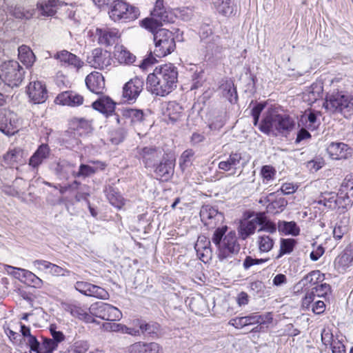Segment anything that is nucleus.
<instances>
[{
	"label": "nucleus",
	"mask_w": 353,
	"mask_h": 353,
	"mask_svg": "<svg viewBox=\"0 0 353 353\" xmlns=\"http://www.w3.org/2000/svg\"><path fill=\"white\" fill-rule=\"evenodd\" d=\"M333 334L329 329L324 328L321 332V341L325 346L331 345L334 341Z\"/></svg>",
	"instance_id": "60"
},
{
	"label": "nucleus",
	"mask_w": 353,
	"mask_h": 353,
	"mask_svg": "<svg viewBox=\"0 0 353 353\" xmlns=\"http://www.w3.org/2000/svg\"><path fill=\"white\" fill-rule=\"evenodd\" d=\"M174 15L181 20L188 21L193 16V10L190 7H182L174 10Z\"/></svg>",
	"instance_id": "50"
},
{
	"label": "nucleus",
	"mask_w": 353,
	"mask_h": 353,
	"mask_svg": "<svg viewBox=\"0 0 353 353\" xmlns=\"http://www.w3.org/2000/svg\"><path fill=\"white\" fill-rule=\"evenodd\" d=\"M68 128L71 131H82L83 132H90L92 130L91 122L83 118L70 119L68 123Z\"/></svg>",
	"instance_id": "31"
},
{
	"label": "nucleus",
	"mask_w": 353,
	"mask_h": 353,
	"mask_svg": "<svg viewBox=\"0 0 353 353\" xmlns=\"http://www.w3.org/2000/svg\"><path fill=\"white\" fill-rule=\"evenodd\" d=\"M210 241L204 236H199L195 243L194 248L200 260L207 262L212 256V251L210 248Z\"/></svg>",
	"instance_id": "25"
},
{
	"label": "nucleus",
	"mask_w": 353,
	"mask_h": 353,
	"mask_svg": "<svg viewBox=\"0 0 353 353\" xmlns=\"http://www.w3.org/2000/svg\"><path fill=\"white\" fill-rule=\"evenodd\" d=\"M155 43L154 54L159 58L164 57L174 51L176 47L172 32L164 28H157L154 32Z\"/></svg>",
	"instance_id": "6"
},
{
	"label": "nucleus",
	"mask_w": 353,
	"mask_h": 353,
	"mask_svg": "<svg viewBox=\"0 0 353 353\" xmlns=\"http://www.w3.org/2000/svg\"><path fill=\"white\" fill-rule=\"evenodd\" d=\"M5 270L9 274L12 275L14 278H16L21 281V280H23L22 270H26L6 265L5 266Z\"/></svg>",
	"instance_id": "59"
},
{
	"label": "nucleus",
	"mask_w": 353,
	"mask_h": 353,
	"mask_svg": "<svg viewBox=\"0 0 353 353\" xmlns=\"http://www.w3.org/2000/svg\"><path fill=\"white\" fill-rule=\"evenodd\" d=\"M163 0H157L153 10L151 12L152 18H146L142 21V26L150 32L162 26L163 23L173 21L172 14L166 10Z\"/></svg>",
	"instance_id": "8"
},
{
	"label": "nucleus",
	"mask_w": 353,
	"mask_h": 353,
	"mask_svg": "<svg viewBox=\"0 0 353 353\" xmlns=\"http://www.w3.org/2000/svg\"><path fill=\"white\" fill-rule=\"evenodd\" d=\"M92 317L95 316L105 321H119L122 318L121 312L116 307L103 302H97L90 305Z\"/></svg>",
	"instance_id": "10"
},
{
	"label": "nucleus",
	"mask_w": 353,
	"mask_h": 353,
	"mask_svg": "<svg viewBox=\"0 0 353 353\" xmlns=\"http://www.w3.org/2000/svg\"><path fill=\"white\" fill-rule=\"evenodd\" d=\"M296 125L294 119L287 114H281L276 108H268L263 114L259 129L263 132L292 131Z\"/></svg>",
	"instance_id": "4"
},
{
	"label": "nucleus",
	"mask_w": 353,
	"mask_h": 353,
	"mask_svg": "<svg viewBox=\"0 0 353 353\" xmlns=\"http://www.w3.org/2000/svg\"><path fill=\"white\" fill-rule=\"evenodd\" d=\"M222 94L231 103H236L238 100L237 92L233 82L230 80L225 81L220 86Z\"/></svg>",
	"instance_id": "35"
},
{
	"label": "nucleus",
	"mask_w": 353,
	"mask_h": 353,
	"mask_svg": "<svg viewBox=\"0 0 353 353\" xmlns=\"http://www.w3.org/2000/svg\"><path fill=\"white\" fill-rule=\"evenodd\" d=\"M22 282L34 288H40L43 284L42 279L29 270H22Z\"/></svg>",
	"instance_id": "38"
},
{
	"label": "nucleus",
	"mask_w": 353,
	"mask_h": 353,
	"mask_svg": "<svg viewBox=\"0 0 353 353\" xmlns=\"http://www.w3.org/2000/svg\"><path fill=\"white\" fill-rule=\"evenodd\" d=\"M144 80L135 77L128 81L123 88V97L128 101H134L143 90Z\"/></svg>",
	"instance_id": "13"
},
{
	"label": "nucleus",
	"mask_w": 353,
	"mask_h": 353,
	"mask_svg": "<svg viewBox=\"0 0 353 353\" xmlns=\"http://www.w3.org/2000/svg\"><path fill=\"white\" fill-rule=\"evenodd\" d=\"M353 262V249L347 248L334 261V267L339 272H344Z\"/></svg>",
	"instance_id": "26"
},
{
	"label": "nucleus",
	"mask_w": 353,
	"mask_h": 353,
	"mask_svg": "<svg viewBox=\"0 0 353 353\" xmlns=\"http://www.w3.org/2000/svg\"><path fill=\"white\" fill-rule=\"evenodd\" d=\"M22 157V152L19 149L9 150L3 157L6 165L13 166L15 163L20 162Z\"/></svg>",
	"instance_id": "43"
},
{
	"label": "nucleus",
	"mask_w": 353,
	"mask_h": 353,
	"mask_svg": "<svg viewBox=\"0 0 353 353\" xmlns=\"http://www.w3.org/2000/svg\"><path fill=\"white\" fill-rule=\"evenodd\" d=\"M211 2L219 14L230 16L233 13V7L230 5V0H211Z\"/></svg>",
	"instance_id": "39"
},
{
	"label": "nucleus",
	"mask_w": 353,
	"mask_h": 353,
	"mask_svg": "<svg viewBox=\"0 0 353 353\" xmlns=\"http://www.w3.org/2000/svg\"><path fill=\"white\" fill-rule=\"evenodd\" d=\"M10 13L12 15H13L14 17L17 19H26L31 18L34 14L33 10H25L23 7L20 6H16L13 9L10 10Z\"/></svg>",
	"instance_id": "48"
},
{
	"label": "nucleus",
	"mask_w": 353,
	"mask_h": 353,
	"mask_svg": "<svg viewBox=\"0 0 353 353\" xmlns=\"http://www.w3.org/2000/svg\"><path fill=\"white\" fill-rule=\"evenodd\" d=\"M24 69L16 61L4 62L0 66V79L10 87H18L24 79Z\"/></svg>",
	"instance_id": "7"
},
{
	"label": "nucleus",
	"mask_w": 353,
	"mask_h": 353,
	"mask_svg": "<svg viewBox=\"0 0 353 353\" xmlns=\"http://www.w3.org/2000/svg\"><path fill=\"white\" fill-rule=\"evenodd\" d=\"M276 174L274 168L270 165H265L261 169V175L267 181L273 179Z\"/></svg>",
	"instance_id": "62"
},
{
	"label": "nucleus",
	"mask_w": 353,
	"mask_h": 353,
	"mask_svg": "<svg viewBox=\"0 0 353 353\" xmlns=\"http://www.w3.org/2000/svg\"><path fill=\"white\" fill-rule=\"evenodd\" d=\"M200 217L201 221L208 228H216L211 239L218 249V257L221 261L238 253L239 245L237 243L235 232L231 231L225 234L228 227H219L224 222L223 213L212 205H205L202 206L200 210Z\"/></svg>",
	"instance_id": "1"
},
{
	"label": "nucleus",
	"mask_w": 353,
	"mask_h": 353,
	"mask_svg": "<svg viewBox=\"0 0 353 353\" xmlns=\"http://www.w3.org/2000/svg\"><path fill=\"white\" fill-rule=\"evenodd\" d=\"M323 280V274L319 270L312 271L307 274L302 280L301 283L303 285H313L317 284Z\"/></svg>",
	"instance_id": "46"
},
{
	"label": "nucleus",
	"mask_w": 353,
	"mask_h": 353,
	"mask_svg": "<svg viewBox=\"0 0 353 353\" xmlns=\"http://www.w3.org/2000/svg\"><path fill=\"white\" fill-rule=\"evenodd\" d=\"M111 61L110 54L99 48L94 49L87 57L90 65L99 70H103L110 65Z\"/></svg>",
	"instance_id": "12"
},
{
	"label": "nucleus",
	"mask_w": 353,
	"mask_h": 353,
	"mask_svg": "<svg viewBox=\"0 0 353 353\" xmlns=\"http://www.w3.org/2000/svg\"><path fill=\"white\" fill-rule=\"evenodd\" d=\"M145 353H163V347L157 343H145Z\"/></svg>",
	"instance_id": "58"
},
{
	"label": "nucleus",
	"mask_w": 353,
	"mask_h": 353,
	"mask_svg": "<svg viewBox=\"0 0 353 353\" xmlns=\"http://www.w3.org/2000/svg\"><path fill=\"white\" fill-rule=\"evenodd\" d=\"M102 327L107 332H121L123 334H128L133 336H139L140 334L139 330L133 327H128L121 323H104L102 325Z\"/></svg>",
	"instance_id": "27"
},
{
	"label": "nucleus",
	"mask_w": 353,
	"mask_h": 353,
	"mask_svg": "<svg viewBox=\"0 0 353 353\" xmlns=\"http://www.w3.org/2000/svg\"><path fill=\"white\" fill-rule=\"evenodd\" d=\"M183 108L177 103L170 102L167 107V114L170 120L176 121L182 117Z\"/></svg>",
	"instance_id": "42"
},
{
	"label": "nucleus",
	"mask_w": 353,
	"mask_h": 353,
	"mask_svg": "<svg viewBox=\"0 0 353 353\" xmlns=\"http://www.w3.org/2000/svg\"><path fill=\"white\" fill-rule=\"evenodd\" d=\"M89 348L87 341H77L71 345L67 350L70 353H85Z\"/></svg>",
	"instance_id": "53"
},
{
	"label": "nucleus",
	"mask_w": 353,
	"mask_h": 353,
	"mask_svg": "<svg viewBox=\"0 0 353 353\" xmlns=\"http://www.w3.org/2000/svg\"><path fill=\"white\" fill-rule=\"evenodd\" d=\"M298 188L299 186L293 183H285L281 185L280 190L283 194H290L295 192Z\"/></svg>",
	"instance_id": "63"
},
{
	"label": "nucleus",
	"mask_w": 353,
	"mask_h": 353,
	"mask_svg": "<svg viewBox=\"0 0 353 353\" xmlns=\"http://www.w3.org/2000/svg\"><path fill=\"white\" fill-rule=\"evenodd\" d=\"M288 201L284 198H279L268 205V209L273 213L282 212L287 205Z\"/></svg>",
	"instance_id": "52"
},
{
	"label": "nucleus",
	"mask_w": 353,
	"mask_h": 353,
	"mask_svg": "<svg viewBox=\"0 0 353 353\" xmlns=\"http://www.w3.org/2000/svg\"><path fill=\"white\" fill-rule=\"evenodd\" d=\"M57 347L56 341L51 339H45L41 346L39 345V353H52Z\"/></svg>",
	"instance_id": "54"
},
{
	"label": "nucleus",
	"mask_w": 353,
	"mask_h": 353,
	"mask_svg": "<svg viewBox=\"0 0 353 353\" xmlns=\"http://www.w3.org/2000/svg\"><path fill=\"white\" fill-rule=\"evenodd\" d=\"M300 122L302 128L298 132H309L315 130L319 125L316 116L314 112H305L301 116Z\"/></svg>",
	"instance_id": "29"
},
{
	"label": "nucleus",
	"mask_w": 353,
	"mask_h": 353,
	"mask_svg": "<svg viewBox=\"0 0 353 353\" xmlns=\"http://www.w3.org/2000/svg\"><path fill=\"white\" fill-rule=\"evenodd\" d=\"M207 54L210 57H217L221 54L223 48L219 43V38L218 37H213L212 42H208L206 46Z\"/></svg>",
	"instance_id": "44"
},
{
	"label": "nucleus",
	"mask_w": 353,
	"mask_h": 353,
	"mask_svg": "<svg viewBox=\"0 0 353 353\" xmlns=\"http://www.w3.org/2000/svg\"><path fill=\"white\" fill-rule=\"evenodd\" d=\"M89 163L92 164H97L99 165V167H92L89 165L81 164L77 174V176H89L94 174L99 170H103L107 165L105 162L99 161H90Z\"/></svg>",
	"instance_id": "33"
},
{
	"label": "nucleus",
	"mask_w": 353,
	"mask_h": 353,
	"mask_svg": "<svg viewBox=\"0 0 353 353\" xmlns=\"http://www.w3.org/2000/svg\"><path fill=\"white\" fill-rule=\"evenodd\" d=\"M178 81V70L172 63L157 67L147 77V88L153 94L165 97L172 92Z\"/></svg>",
	"instance_id": "2"
},
{
	"label": "nucleus",
	"mask_w": 353,
	"mask_h": 353,
	"mask_svg": "<svg viewBox=\"0 0 353 353\" xmlns=\"http://www.w3.org/2000/svg\"><path fill=\"white\" fill-rule=\"evenodd\" d=\"M278 229L285 234H291L292 236H297L300 232L299 228L294 221H279Z\"/></svg>",
	"instance_id": "40"
},
{
	"label": "nucleus",
	"mask_w": 353,
	"mask_h": 353,
	"mask_svg": "<svg viewBox=\"0 0 353 353\" xmlns=\"http://www.w3.org/2000/svg\"><path fill=\"white\" fill-rule=\"evenodd\" d=\"M296 242L294 239H281L280 241V249L276 259H280L285 254H290L296 245Z\"/></svg>",
	"instance_id": "41"
},
{
	"label": "nucleus",
	"mask_w": 353,
	"mask_h": 353,
	"mask_svg": "<svg viewBox=\"0 0 353 353\" xmlns=\"http://www.w3.org/2000/svg\"><path fill=\"white\" fill-rule=\"evenodd\" d=\"M27 94L30 101L34 104L44 103L48 99L46 85L41 81H32L27 87Z\"/></svg>",
	"instance_id": "15"
},
{
	"label": "nucleus",
	"mask_w": 353,
	"mask_h": 353,
	"mask_svg": "<svg viewBox=\"0 0 353 353\" xmlns=\"http://www.w3.org/2000/svg\"><path fill=\"white\" fill-rule=\"evenodd\" d=\"M269 259H253L251 256H247L243 263V268L247 270L254 265H261L267 262Z\"/></svg>",
	"instance_id": "56"
},
{
	"label": "nucleus",
	"mask_w": 353,
	"mask_h": 353,
	"mask_svg": "<svg viewBox=\"0 0 353 353\" xmlns=\"http://www.w3.org/2000/svg\"><path fill=\"white\" fill-rule=\"evenodd\" d=\"M145 342L139 341L129 346L130 353H145Z\"/></svg>",
	"instance_id": "64"
},
{
	"label": "nucleus",
	"mask_w": 353,
	"mask_h": 353,
	"mask_svg": "<svg viewBox=\"0 0 353 353\" xmlns=\"http://www.w3.org/2000/svg\"><path fill=\"white\" fill-rule=\"evenodd\" d=\"M50 154V149L46 144H41L29 160V165L32 168H37L47 159Z\"/></svg>",
	"instance_id": "28"
},
{
	"label": "nucleus",
	"mask_w": 353,
	"mask_h": 353,
	"mask_svg": "<svg viewBox=\"0 0 353 353\" xmlns=\"http://www.w3.org/2000/svg\"><path fill=\"white\" fill-rule=\"evenodd\" d=\"M265 222V216L262 214H257L250 220L241 222L239 229V233L241 239H245L250 235L254 233L258 225H263Z\"/></svg>",
	"instance_id": "19"
},
{
	"label": "nucleus",
	"mask_w": 353,
	"mask_h": 353,
	"mask_svg": "<svg viewBox=\"0 0 353 353\" xmlns=\"http://www.w3.org/2000/svg\"><path fill=\"white\" fill-rule=\"evenodd\" d=\"M323 107L330 113L340 112L345 115L353 112V99L343 92H334L327 96Z\"/></svg>",
	"instance_id": "5"
},
{
	"label": "nucleus",
	"mask_w": 353,
	"mask_h": 353,
	"mask_svg": "<svg viewBox=\"0 0 353 353\" xmlns=\"http://www.w3.org/2000/svg\"><path fill=\"white\" fill-rule=\"evenodd\" d=\"M190 72H192L191 79L192 81L191 89H197L201 85V80L203 79V72L201 68L196 65L191 66Z\"/></svg>",
	"instance_id": "45"
},
{
	"label": "nucleus",
	"mask_w": 353,
	"mask_h": 353,
	"mask_svg": "<svg viewBox=\"0 0 353 353\" xmlns=\"http://www.w3.org/2000/svg\"><path fill=\"white\" fill-rule=\"evenodd\" d=\"M53 58L58 60L61 65L70 66L77 70L81 69L84 65L79 57L65 50L57 52L54 54Z\"/></svg>",
	"instance_id": "20"
},
{
	"label": "nucleus",
	"mask_w": 353,
	"mask_h": 353,
	"mask_svg": "<svg viewBox=\"0 0 353 353\" xmlns=\"http://www.w3.org/2000/svg\"><path fill=\"white\" fill-rule=\"evenodd\" d=\"M92 107L109 118L110 122L121 123L119 116L114 112L115 103L109 97H100L92 103Z\"/></svg>",
	"instance_id": "11"
},
{
	"label": "nucleus",
	"mask_w": 353,
	"mask_h": 353,
	"mask_svg": "<svg viewBox=\"0 0 353 353\" xmlns=\"http://www.w3.org/2000/svg\"><path fill=\"white\" fill-rule=\"evenodd\" d=\"M64 310L69 312L72 316L86 323L96 322L94 318L92 317V314L90 312V306L88 308L80 304H65Z\"/></svg>",
	"instance_id": "17"
},
{
	"label": "nucleus",
	"mask_w": 353,
	"mask_h": 353,
	"mask_svg": "<svg viewBox=\"0 0 353 353\" xmlns=\"http://www.w3.org/2000/svg\"><path fill=\"white\" fill-rule=\"evenodd\" d=\"M57 2L55 0H48L37 6L40 14L44 17L54 15L57 12Z\"/></svg>",
	"instance_id": "37"
},
{
	"label": "nucleus",
	"mask_w": 353,
	"mask_h": 353,
	"mask_svg": "<svg viewBox=\"0 0 353 353\" xmlns=\"http://www.w3.org/2000/svg\"><path fill=\"white\" fill-rule=\"evenodd\" d=\"M96 34L99 43L106 46L116 43L121 36L118 29L108 27L97 28Z\"/></svg>",
	"instance_id": "18"
},
{
	"label": "nucleus",
	"mask_w": 353,
	"mask_h": 353,
	"mask_svg": "<svg viewBox=\"0 0 353 353\" xmlns=\"http://www.w3.org/2000/svg\"><path fill=\"white\" fill-rule=\"evenodd\" d=\"M109 16L114 21L123 20H134L139 16L137 8L130 6L123 0L114 1L108 12Z\"/></svg>",
	"instance_id": "9"
},
{
	"label": "nucleus",
	"mask_w": 353,
	"mask_h": 353,
	"mask_svg": "<svg viewBox=\"0 0 353 353\" xmlns=\"http://www.w3.org/2000/svg\"><path fill=\"white\" fill-rule=\"evenodd\" d=\"M256 245L261 253H267L274 247L275 239L271 234H259L256 238Z\"/></svg>",
	"instance_id": "34"
},
{
	"label": "nucleus",
	"mask_w": 353,
	"mask_h": 353,
	"mask_svg": "<svg viewBox=\"0 0 353 353\" xmlns=\"http://www.w3.org/2000/svg\"><path fill=\"white\" fill-rule=\"evenodd\" d=\"M325 165V161L322 157H316L314 159L309 161L306 163L307 169L312 172H317Z\"/></svg>",
	"instance_id": "55"
},
{
	"label": "nucleus",
	"mask_w": 353,
	"mask_h": 353,
	"mask_svg": "<svg viewBox=\"0 0 353 353\" xmlns=\"http://www.w3.org/2000/svg\"><path fill=\"white\" fill-rule=\"evenodd\" d=\"M115 59L122 64H131L135 61L136 57L123 46L115 47Z\"/></svg>",
	"instance_id": "32"
},
{
	"label": "nucleus",
	"mask_w": 353,
	"mask_h": 353,
	"mask_svg": "<svg viewBox=\"0 0 353 353\" xmlns=\"http://www.w3.org/2000/svg\"><path fill=\"white\" fill-rule=\"evenodd\" d=\"M138 154L145 168L153 167L163 155L162 149L156 147H144L139 149Z\"/></svg>",
	"instance_id": "16"
},
{
	"label": "nucleus",
	"mask_w": 353,
	"mask_h": 353,
	"mask_svg": "<svg viewBox=\"0 0 353 353\" xmlns=\"http://www.w3.org/2000/svg\"><path fill=\"white\" fill-rule=\"evenodd\" d=\"M327 151L333 159H345L352 156V149L344 143H332L327 148Z\"/></svg>",
	"instance_id": "22"
},
{
	"label": "nucleus",
	"mask_w": 353,
	"mask_h": 353,
	"mask_svg": "<svg viewBox=\"0 0 353 353\" xmlns=\"http://www.w3.org/2000/svg\"><path fill=\"white\" fill-rule=\"evenodd\" d=\"M87 88L93 93L102 94L105 90V80L102 74L92 72L85 78Z\"/></svg>",
	"instance_id": "21"
},
{
	"label": "nucleus",
	"mask_w": 353,
	"mask_h": 353,
	"mask_svg": "<svg viewBox=\"0 0 353 353\" xmlns=\"http://www.w3.org/2000/svg\"><path fill=\"white\" fill-rule=\"evenodd\" d=\"M157 177L163 181H168L174 173V164L171 161L161 162L155 168Z\"/></svg>",
	"instance_id": "30"
},
{
	"label": "nucleus",
	"mask_w": 353,
	"mask_h": 353,
	"mask_svg": "<svg viewBox=\"0 0 353 353\" xmlns=\"http://www.w3.org/2000/svg\"><path fill=\"white\" fill-rule=\"evenodd\" d=\"M32 265L38 271L50 274L54 263L45 260H35L32 262Z\"/></svg>",
	"instance_id": "51"
},
{
	"label": "nucleus",
	"mask_w": 353,
	"mask_h": 353,
	"mask_svg": "<svg viewBox=\"0 0 353 353\" xmlns=\"http://www.w3.org/2000/svg\"><path fill=\"white\" fill-rule=\"evenodd\" d=\"M318 203L330 209H335L337 207L347 208L352 206L353 203V181L345 180L337 194L334 192L325 193Z\"/></svg>",
	"instance_id": "3"
},
{
	"label": "nucleus",
	"mask_w": 353,
	"mask_h": 353,
	"mask_svg": "<svg viewBox=\"0 0 353 353\" xmlns=\"http://www.w3.org/2000/svg\"><path fill=\"white\" fill-rule=\"evenodd\" d=\"M52 267V271L50 274L52 276H68L70 274V271L56 264H54Z\"/></svg>",
	"instance_id": "61"
},
{
	"label": "nucleus",
	"mask_w": 353,
	"mask_h": 353,
	"mask_svg": "<svg viewBox=\"0 0 353 353\" xmlns=\"http://www.w3.org/2000/svg\"><path fill=\"white\" fill-rule=\"evenodd\" d=\"M55 101L58 104L68 106H78L83 103V97L73 91H65L59 94Z\"/></svg>",
	"instance_id": "23"
},
{
	"label": "nucleus",
	"mask_w": 353,
	"mask_h": 353,
	"mask_svg": "<svg viewBox=\"0 0 353 353\" xmlns=\"http://www.w3.org/2000/svg\"><path fill=\"white\" fill-rule=\"evenodd\" d=\"M124 123H130L134 125L152 126L151 122L144 115L142 110L126 108L122 110V118ZM120 124H123L121 122Z\"/></svg>",
	"instance_id": "14"
},
{
	"label": "nucleus",
	"mask_w": 353,
	"mask_h": 353,
	"mask_svg": "<svg viewBox=\"0 0 353 353\" xmlns=\"http://www.w3.org/2000/svg\"><path fill=\"white\" fill-rule=\"evenodd\" d=\"M107 198L110 203L118 209L121 208L124 205V199L122 196L114 190H110L107 194Z\"/></svg>",
	"instance_id": "47"
},
{
	"label": "nucleus",
	"mask_w": 353,
	"mask_h": 353,
	"mask_svg": "<svg viewBox=\"0 0 353 353\" xmlns=\"http://www.w3.org/2000/svg\"><path fill=\"white\" fill-rule=\"evenodd\" d=\"M330 285L327 283H321L314 288H312V290H314L315 296L321 297L327 295L330 292Z\"/></svg>",
	"instance_id": "57"
},
{
	"label": "nucleus",
	"mask_w": 353,
	"mask_h": 353,
	"mask_svg": "<svg viewBox=\"0 0 353 353\" xmlns=\"http://www.w3.org/2000/svg\"><path fill=\"white\" fill-rule=\"evenodd\" d=\"M194 152L192 150L184 151L179 159V165L183 171H185L192 165Z\"/></svg>",
	"instance_id": "49"
},
{
	"label": "nucleus",
	"mask_w": 353,
	"mask_h": 353,
	"mask_svg": "<svg viewBox=\"0 0 353 353\" xmlns=\"http://www.w3.org/2000/svg\"><path fill=\"white\" fill-rule=\"evenodd\" d=\"M242 160V155L241 153L234 152L232 153L225 160H223L219 163V168L225 172H230L231 174L236 173Z\"/></svg>",
	"instance_id": "24"
},
{
	"label": "nucleus",
	"mask_w": 353,
	"mask_h": 353,
	"mask_svg": "<svg viewBox=\"0 0 353 353\" xmlns=\"http://www.w3.org/2000/svg\"><path fill=\"white\" fill-rule=\"evenodd\" d=\"M19 59L27 67H31L36 57L31 49L27 46H21L18 48Z\"/></svg>",
	"instance_id": "36"
}]
</instances>
